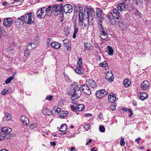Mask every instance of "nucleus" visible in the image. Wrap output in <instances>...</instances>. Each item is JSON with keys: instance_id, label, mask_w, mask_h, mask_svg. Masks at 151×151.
Wrapping results in <instances>:
<instances>
[{"instance_id": "nucleus-54", "label": "nucleus", "mask_w": 151, "mask_h": 151, "mask_svg": "<svg viewBox=\"0 0 151 151\" xmlns=\"http://www.w3.org/2000/svg\"><path fill=\"white\" fill-rule=\"evenodd\" d=\"M72 110L73 111H77V107H75L74 105H72L71 107Z\"/></svg>"}, {"instance_id": "nucleus-41", "label": "nucleus", "mask_w": 151, "mask_h": 151, "mask_svg": "<svg viewBox=\"0 0 151 151\" xmlns=\"http://www.w3.org/2000/svg\"><path fill=\"white\" fill-rule=\"evenodd\" d=\"M14 78V76H11L8 78L5 81V83L6 84L9 83L12 79Z\"/></svg>"}, {"instance_id": "nucleus-6", "label": "nucleus", "mask_w": 151, "mask_h": 151, "mask_svg": "<svg viewBox=\"0 0 151 151\" xmlns=\"http://www.w3.org/2000/svg\"><path fill=\"white\" fill-rule=\"evenodd\" d=\"M84 10L86 11V13H87V17H86V19L87 18L90 21L92 20L95 15L94 9L93 8H86ZM85 20H86V19H85Z\"/></svg>"}, {"instance_id": "nucleus-46", "label": "nucleus", "mask_w": 151, "mask_h": 151, "mask_svg": "<svg viewBox=\"0 0 151 151\" xmlns=\"http://www.w3.org/2000/svg\"><path fill=\"white\" fill-rule=\"evenodd\" d=\"M99 129V131L101 132H105V128L103 126H100Z\"/></svg>"}, {"instance_id": "nucleus-18", "label": "nucleus", "mask_w": 151, "mask_h": 151, "mask_svg": "<svg viewBox=\"0 0 151 151\" xmlns=\"http://www.w3.org/2000/svg\"><path fill=\"white\" fill-rule=\"evenodd\" d=\"M63 42L67 47V50L69 51L71 50V43L68 40H63Z\"/></svg>"}, {"instance_id": "nucleus-48", "label": "nucleus", "mask_w": 151, "mask_h": 151, "mask_svg": "<svg viewBox=\"0 0 151 151\" xmlns=\"http://www.w3.org/2000/svg\"><path fill=\"white\" fill-rule=\"evenodd\" d=\"M125 144L124 139L123 138H121L120 141V144L121 146H124Z\"/></svg>"}, {"instance_id": "nucleus-59", "label": "nucleus", "mask_w": 151, "mask_h": 151, "mask_svg": "<svg viewBox=\"0 0 151 151\" xmlns=\"http://www.w3.org/2000/svg\"><path fill=\"white\" fill-rule=\"evenodd\" d=\"M129 16H130V15H129V13H126L124 15V17H125L127 18H129Z\"/></svg>"}, {"instance_id": "nucleus-64", "label": "nucleus", "mask_w": 151, "mask_h": 151, "mask_svg": "<svg viewBox=\"0 0 151 151\" xmlns=\"http://www.w3.org/2000/svg\"><path fill=\"white\" fill-rule=\"evenodd\" d=\"M132 105L134 106H136L137 105V102L136 101H134L132 103Z\"/></svg>"}, {"instance_id": "nucleus-31", "label": "nucleus", "mask_w": 151, "mask_h": 151, "mask_svg": "<svg viewBox=\"0 0 151 151\" xmlns=\"http://www.w3.org/2000/svg\"><path fill=\"white\" fill-rule=\"evenodd\" d=\"M119 22V27L122 28V30H124L126 29L127 26L125 23L122 22H120H120Z\"/></svg>"}, {"instance_id": "nucleus-8", "label": "nucleus", "mask_w": 151, "mask_h": 151, "mask_svg": "<svg viewBox=\"0 0 151 151\" xmlns=\"http://www.w3.org/2000/svg\"><path fill=\"white\" fill-rule=\"evenodd\" d=\"M86 83L88 86L91 91H93L96 87V83L93 80L87 79L86 80Z\"/></svg>"}, {"instance_id": "nucleus-45", "label": "nucleus", "mask_w": 151, "mask_h": 151, "mask_svg": "<svg viewBox=\"0 0 151 151\" xmlns=\"http://www.w3.org/2000/svg\"><path fill=\"white\" fill-rule=\"evenodd\" d=\"M77 65H80V66L82 65V59L81 58H78V60Z\"/></svg>"}, {"instance_id": "nucleus-51", "label": "nucleus", "mask_w": 151, "mask_h": 151, "mask_svg": "<svg viewBox=\"0 0 151 151\" xmlns=\"http://www.w3.org/2000/svg\"><path fill=\"white\" fill-rule=\"evenodd\" d=\"M53 97V96H52V95L50 96L49 97H46L45 98V100H48L49 101H50V100H52V98Z\"/></svg>"}, {"instance_id": "nucleus-49", "label": "nucleus", "mask_w": 151, "mask_h": 151, "mask_svg": "<svg viewBox=\"0 0 151 151\" xmlns=\"http://www.w3.org/2000/svg\"><path fill=\"white\" fill-rule=\"evenodd\" d=\"M135 15L138 16L139 17H142V15L138 10H136L134 12Z\"/></svg>"}, {"instance_id": "nucleus-16", "label": "nucleus", "mask_w": 151, "mask_h": 151, "mask_svg": "<svg viewBox=\"0 0 151 151\" xmlns=\"http://www.w3.org/2000/svg\"><path fill=\"white\" fill-rule=\"evenodd\" d=\"M24 16L22 15L17 19L16 21V24L17 25H22L24 22Z\"/></svg>"}, {"instance_id": "nucleus-19", "label": "nucleus", "mask_w": 151, "mask_h": 151, "mask_svg": "<svg viewBox=\"0 0 151 151\" xmlns=\"http://www.w3.org/2000/svg\"><path fill=\"white\" fill-rule=\"evenodd\" d=\"M1 133L2 132L4 134H5L9 133L12 131V129L11 128L8 127H3L1 128Z\"/></svg>"}, {"instance_id": "nucleus-17", "label": "nucleus", "mask_w": 151, "mask_h": 151, "mask_svg": "<svg viewBox=\"0 0 151 151\" xmlns=\"http://www.w3.org/2000/svg\"><path fill=\"white\" fill-rule=\"evenodd\" d=\"M21 120L23 125L24 126H27L29 123V119L24 115H22L21 117Z\"/></svg>"}, {"instance_id": "nucleus-37", "label": "nucleus", "mask_w": 151, "mask_h": 151, "mask_svg": "<svg viewBox=\"0 0 151 151\" xmlns=\"http://www.w3.org/2000/svg\"><path fill=\"white\" fill-rule=\"evenodd\" d=\"M107 47L108 50V54L110 55H112L114 52V50L112 47L109 46H107Z\"/></svg>"}, {"instance_id": "nucleus-61", "label": "nucleus", "mask_w": 151, "mask_h": 151, "mask_svg": "<svg viewBox=\"0 0 151 151\" xmlns=\"http://www.w3.org/2000/svg\"><path fill=\"white\" fill-rule=\"evenodd\" d=\"M4 139V136H2L0 134V141L3 140Z\"/></svg>"}, {"instance_id": "nucleus-47", "label": "nucleus", "mask_w": 151, "mask_h": 151, "mask_svg": "<svg viewBox=\"0 0 151 151\" xmlns=\"http://www.w3.org/2000/svg\"><path fill=\"white\" fill-rule=\"evenodd\" d=\"M37 125L36 124L33 123L31 124L29 126V128L31 129H32L35 128H36L37 127Z\"/></svg>"}, {"instance_id": "nucleus-4", "label": "nucleus", "mask_w": 151, "mask_h": 151, "mask_svg": "<svg viewBox=\"0 0 151 151\" xmlns=\"http://www.w3.org/2000/svg\"><path fill=\"white\" fill-rule=\"evenodd\" d=\"M96 16L97 21L98 24H102L103 21L104 20V14L102 11L100 9L97 8L96 9Z\"/></svg>"}, {"instance_id": "nucleus-30", "label": "nucleus", "mask_w": 151, "mask_h": 151, "mask_svg": "<svg viewBox=\"0 0 151 151\" xmlns=\"http://www.w3.org/2000/svg\"><path fill=\"white\" fill-rule=\"evenodd\" d=\"M77 24H74L73 25L74 28V30L73 35V38H76V34L78 32V28L77 27Z\"/></svg>"}, {"instance_id": "nucleus-55", "label": "nucleus", "mask_w": 151, "mask_h": 151, "mask_svg": "<svg viewBox=\"0 0 151 151\" xmlns=\"http://www.w3.org/2000/svg\"><path fill=\"white\" fill-rule=\"evenodd\" d=\"M54 110L53 109V108H52L51 110H50V113L49 114V116L52 115L54 114Z\"/></svg>"}, {"instance_id": "nucleus-25", "label": "nucleus", "mask_w": 151, "mask_h": 151, "mask_svg": "<svg viewBox=\"0 0 151 151\" xmlns=\"http://www.w3.org/2000/svg\"><path fill=\"white\" fill-rule=\"evenodd\" d=\"M115 95H112L109 94L108 96V100L109 102L114 103L116 100V98Z\"/></svg>"}, {"instance_id": "nucleus-13", "label": "nucleus", "mask_w": 151, "mask_h": 151, "mask_svg": "<svg viewBox=\"0 0 151 151\" xmlns=\"http://www.w3.org/2000/svg\"><path fill=\"white\" fill-rule=\"evenodd\" d=\"M13 23V20L11 18H6L3 21V24L7 27H10Z\"/></svg>"}, {"instance_id": "nucleus-36", "label": "nucleus", "mask_w": 151, "mask_h": 151, "mask_svg": "<svg viewBox=\"0 0 151 151\" xmlns=\"http://www.w3.org/2000/svg\"><path fill=\"white\" fill-rule=\"evenodd\" d=\"M4 118L6 121L10 120L12 119L11 115L7 113H5Z\"/></svg>"}, {"instance_id": "nucleus-53", "label": "nucleus", "mask_w": 151, "mask_h": 151, "mask_svg": "<svg viewBox=\"0 0 151 151\" xmlns=\"http://www.w3.org/2000/svg\"><path fill=\"white\" fill-rule=\"evenodd\" d=\"M110 108L112 110H114L116 109V105H111Z\"/></svg>"}, {"instance_id": "nucleus-20", "label": "nucleus", "mask_w": 151, "mask_h": 151, "mask_svg": "<svg viewBox=\"0 0 151 151\" xmlns=\"http://www.w3.org/2000/svg\"><path fill=\"white\" fill-rule=\"evenodd\" d=\"M117 8L120 11H124L126 9V3L124 2L120 3L117 5Z\"/></svg>"}, {"instance_id": "nucleus-9", "label": "nucleus", "mask_w": 151, "mask_h": 151, "mask_svg": "<svg viewBox=\"0 0 151 151\" xmlns=\"http://www.w3.org/2000/svg\"><path fill=\"white\" fill-rule=\"evenodd\" d=\"M99 25L101 27L99 29L101 37L102 39H105L108 37L107 32L104 30L101 23H99Z\"/></svg>"}, {"instance_id": "nucleus-15", "label": "nucleus", "mask_w": 151, "mask_h": 151, "mask_svg": "<svg viewBox=\"0 0 151 151\" xmlns=\"http://www.w3.org/2000/svg\"><path fill=\"white\" fill-rule=\"evenodd\" d=\"M105 78L108 81L111 82L114 79V76L112 72H108L106 74Z\"/></svg>"}, {"instance_id": "nucleus-12", "label": "nucleus", "mask_w": 151, "mask_h": 151, "mask_svg": "<svg viewBox=\"0 0 151 151\" xmlns=\"http://www.w3.org/2000/svg\"><path fill=\"white\" fill-rule=\"evenodd\" d=\"M96 93V97L99 99H101L103 96L107 94V93L104 89L98 91Z\"/></svg>"}, {"instance_id": "nucleus-44", "label": "nucleus", "mask_w": 151, "mask_h": 151, "mask_svg": "<svg viewBox=\"0 0 151 151\" xmlns=\"http://www.w3.org/2000/svg\"><path fill=\"white\" fill-rule=\"evenodd\" d=\"M4 136V139L6 138V139H9L12 137H13V135L11 134L8 133L7 134Z\"/></svg>"}, {"instance_id": "nucleus-57", "label": "nucleus", "mask_w": 151, "mask_h": 151, "mask_svg": "<svg viewBox=\"0 0 151 151\" xmlns=\"http://www.w3.org/2000/svg\"><path fill=\"white\" fill-rule=\"evenodd\" d=\"M128 111L130 113V115H129V116L130 117L131 116L132 114H133V112L132 110V109H128Z\"/></svg>"}, {"instance_id": "nucleus-35", "label": "nucleus", "mask_w": 151, "mask_h": 151, "mask_svg": "<svg viewBox=\"0 0 151 151\" xmlns=\"http://www.w3.org/2000/svg\"><path fill=\"white\" fill-rule=\"evenodd\" d=\"M67 129V126L65 124H62L60 126V131L61 132H65Z\"/></svg>"}, {"instance_id": "nucleus-3", "label": "nucleus", "mask_w": 151, "mask_h": 151, "mask_svg": "<svg viewBox=\"0 0 151 151\" xmlns=\"http://www.w3.org/2000/svg\"><path fill=\"white\" fill-rule=\"evenodd\" d=\"M51 7L49 6L47 8L45 7L41 8L37 12V17L40 19L44 18L45 16H50L52 14Z\"/></svg>"}, {"instance_id": "nucleus-63", "label": "nucleus", "mask_w": 151, "mask_h": 151, "mask_svg": "<svg viewBox=\"0 0 151 151\" xmlns=\"http://www.w3.org/2000/svg\"><path fill=\"white\" fill-rule=\"evenodd\" d=\"M91 114H86L85 115L87 117L90 116H91Z\"/></svg>"}, {"instance_id": "nucleus-39", "label": "nucleus", "mask_w": 151, "mask_h": 151, "mask_svg": "<svg viewBox=\"0 0 151 151\" xmlns=\"http://www.w3.org/2000/svg\"><path fill=\"white\" fill-rule=\"evenodd\" d=\"M53 109L54 110V112L55 113H58L60 112V111H61V109L58 106H55L53 107Z\"/></svg>"}, {"instance_id": "nucleus-50", "label": "nucleus", "mask_w": 151, "mask_h": 151, "mask_svg": "<svg viewBox=\"0 0 151 151\" xmlns=\"http://www.w3.org/2000/svg\"><path fill=\"white\" fill-rule=\"evenodd\" d=\"M84 128L86 130H88L90 128V126L88 124H86L84 127Z\"/></svg>"}, {"instance_id": "nucleus-62", "label": "nucleus", "mask_w": 151, "mask_h": 151, "mask_svg": "<svg viewBox=\"0 0 151 151\" xmlns=\"http://www.w3.org/2000/svg\"><path fill=\"white\" fill-rule=\"evenodd\" d=\"M122 110L125 111H128V109L126 108H123L122 109Z\"/></svg>"}, {"instance_id": "nucleus-10", "label": "nucleus", "mask_w": 151, "mask_h": 151, "mask_svg": "<svg viewBox=\"0 0 151 151\" xmlns=\"http://www.w3.org/2000/svg\"><path fill=\"white\" fill-rule=\"evenodd\" d=\"M81 86L82 91L86 94L90 95L91 94V91L87 84L86 83L85 84H81Z\"/></svg>"}, {"instance_id": "nucleus-40", "label": "nucleus", "mask_w": 151, "mask_h": 151, "mask_svg": "<svg viewBox=\"0 0 151 151\" xmlns=\"http://www.w3.org/2000/svg\"><path fill=\"white\" fill-rule=\"evenodd\" d=\"M99 65L101 66L105 67L106 69L108 68V67L107 66V63L106 61H104L103 63H100Z\"/></svg>"}, {"instance_id": "nucleus-42", "label": "nucleus", "mask_w": 151, "mask_h": 151, "mask_svg": "<svg viewBox=\"0 0 151 151\" xmlns=\"http://www.w3.org/2000/svg\"><path fill=\"white\" fill-rule=\"evenodd\" d=\"M9 93V92L7 88L3 89L1 92V94L3 95H5L8 94Z\"/></svg>"}, {"instance_id": "nucleus-34", "label": "nucleus", "mask_w": 151, "mask_h": 151, "mask_svg": "<svg viewBox=\"0 0 151 151\" xmlns=\"http://www.w3.org/2000/svg\"><path fill=\"white\" fill-rule=\"evenodd\" d=\"M68 114L67 112H65L63 111H61L60 113V116L62 118H64L66 117Z\"/></svg>"}, {"instance_id": "nucleus-38", "label": "nucleus", "mask_w": 151, "mask_h": 151, "mask_svg": "<svg viewBox=\"0 0 151 151\" xmlns=\"http://www.w3.org/2000/svg\"><path fill=\"white\" fill-rule=\"evenodd\" d=\"M30 50L27 48L25 49L24 55L26 58H28L29 57L30 53Z\"/></svg>"}, {"instance_id": "nucleus-23", "label": "nucleus", "mask_w": 151, "mask_h": 151, "mask_svg": "<svg viewBox=\"0 0 151 151\" xmlns=\"http://www.w3.org/2000/svg\"><path fill=\"white\" fill-rule=\"evenodd\" d=\"M83 45L85 50H91L92 46L90 43L85 42Z\"/></svg>"}, {"instance_id": "nucleus-28", "label": "nucleus", "mask_w": 151, "mask_h": 151, "mask_svg": "<svg viewBox=\"0 0 151 151\" xmlns=\"http://www.w3.org/2000/svg\"><path fill=\"white\" fill-rule=\"evenodd\" d=\"M37 44L34 43H30L27 46V48L28 49L31 50L32 49H34L37 45Z\"/></svg>"}, {"instance_id": "nucleus-7", "label": "nucleus", "mask_w": 151, "mask_h": 151, "mask_svg": "<svg viewBox=\"0 0 151 151\" xmlns=\"http://www.w3.org/2000/svg\"><path fill=\"white\" fill-rule=\"evenodd\" d=\"M110 14L113 17V19H114L116 22H120V20H121V18L120 16V13L117 9H113L112 12H110Z\"/></svg>"}, {"instance_id": "nucleus-43", "label": "nucleus", "mask_w": 151, "mask_h": 151, "mask_svg": "<svg viewBox=\"0 0 151 151\" xmlns=\"http://www.w3.org/2000/svg\"><path fill=\"white\" fill-rule=\"evenodd\" d=\"M135 4L137 5L142 4H143V0H135Z\"/></svg>"}, {"instance_id": "nucleus-29", "label": "nucleus", "mask_w": 151, "mask_h": 151, "mask_svg": "<svg viewBox=\"0 0 151 151\" xmlns=\"http://www.w3.org/2000/svg\"><path fill=\"white\" fill-rule=\"evenodd\" d=\"M76 107L77 111H82L85 109L84 106L82 104H79L76 106Z\"/></svg>"}, {"instance_id": "nucleus-11", "label": "nucleus", "mask_w": 151, "mask_h": 151, "mask_svg": "<svg viewBox=\"0 0 151 151\" xmlns=\"http://www.w3.org/2000/svg\"><path fill=\"white\" fill-rule=\"evenodd\" d=\"M73 10V7L70 4L63 5V12L65 13L71 12Z\"/></svg>"}, {"instance_id": "nucleus-24", "label": "nucleus", "mask_w": 151, "mask_h": 151, "mask_svg": "<svg viewBox=\"0 0 151 151\" xmlns=\"http://www.w3.org/2000/svg\"><path fill=\"white\" fill-rule=\"evenodd\" d=\"M51 47L55 49H58L61 47L60 44L56 42H52L50 43Z\"/></svg>"}, {"instance_id": "nucleus-14", "label": "nucleus", "mask_w": 151, "mask_h": 151, "mask_svg": "<svg viewBox=\"0 0 151 151\" xmlns=\"http://www.w3.org/2000/svg\"><path fill=\"white\" fill-rule=\"evenodd\" d=\"M150 84L147 81H144L141 84V88L143 90H147L149 89Z\"/></svg>"}, {"instance_id": "nucleus-21", "label": "nucleus", "mask_w": 151, "mask_h": 151, "mask_svg": "<svg viewBox=\"0 0 151 151\" xmlns=\"http://www.w3.org/2000/svg\"><path fill=\"white\" fill-rule=\"evenodd\" d=\"M63 4L62 3L56 5V9L55 12L57 13H61L63 12Z\"/></svg>"}, {"instance_id": "nucleus-52", "label": "nucleus", "mask_w": 151, "mask_h": 151, "mask_svg": "<svg viewBox=\"0 0 151 151\" xmlns=\"http://www.w3.org/2000/svg\"><path fill=\"white\" fill-rule=\"evenodd\" d=\"M51 11L52 10L54 11L55 12V11L56 9V5L53 6L52 7H51Z\"/></svg>"}, {"instance_id": "nucleus-26", "label": "nucleus", "mask_w": 151, "mask_h": 151, "mask_svg": "<svg viewBox=\"0 0 151 151\" xmlns=\"http://www.w3.org/2000/svg\"><path fill=\"white\" fill-rule=\"evenodd\" d=\"M139 96L142 100H144L146 99L148 96L147 94L145 92H142L140 93L139 95Z\"/></svg>"}, {"instance_id": "nucleus-56", "label": "nucleus", "mask_w": 151, "mask_h": 151, "mask_svg": "<svg viewBox=\"0 0 151 151\" xmlns=\"http://www.w3.org/2000/svg\"><path fill=\"white\" fill-rule=\"evenodd\" d=\"M107 17L109 19L110 22V23L111 24H113V22H112V19H111L110 17V16L109 15H107Z\"/></svg>"}, {"instance_id": "nucleus-60", "label": "nucleus", "mask_w": 151, "mask_h": 151, "mask_svg": "<svg viewBox=\"0 0 151 151\" xmlns=\"http://www.w3.org/2000/svg\"><path fill=\"white\" fill-rule=\"evenodd\" d=\"M50 144L51 145H53V146H55L56 145V143L54 142H50Z\"/></svg>"}, {"instance_id": "nucleus-33", "label": "nucleus", "mask_w": 151, "mask_h": 151, "mask_svg": "<svg viewBox=\"0 0 151 151\" xmlns=\"http://www.w3.org/2000/svg\"><path fill=\"white\" fill-rule=\"evenodd\" d=\"M42 112L45 115L49 116L50 110L48 108H44L42 110Z\"/></svg>"}, {"instance_id": "nucleus-5", "label": "nucleus", "mask_w": 151, "mask_h": 151, "mask_svg": "<svg viewBox=\"0 0 151 151\" xmlns=\"http://www.w3.org/2000/svg\"><path fill=\"white\" fill-rule=\"evenodd\" d=\"M33 14V13L30 12L24 15V22L25 23L30 24L34 22V15H32Z\"/></svg>"}, {"instance_id": "nucleus-2", "label": "nucleus", "mask_w": 151, "mask_h": 151, "mask_svg": "<svg viewBox=\"0 0 151 151\" xmlns=\"http://www.w3.org/2000/svg\"><path fill=\"white\" fill-rule=\"evenodd\" d=\"M71 89L68 93L72 97H75V99L78 98L81 95V92L78 84L75 82L71 85Z\"/></svg>"}, {"instance_id": "nucleus-27", "label": "nucleus", "mask_w": 151, "mask_h": 151, "mask_svg": "<svg viewBox=\"0 0 151 151\" xmlns=\"http://www.w3.org/2000/svg\"><path fill=\"white\" fill-rule=\"evenodd\" d=\"M123 83L126 87H128L130 86L131 83L129 79L126 78L123 81Z\"/></svg>"}, {"instance_id": "nucleus-1", "label": "nucleus", "mask_w": 151, "mask_h": 151, "mask_svg": "<svg viewBox=\"0 0 151 151\" xmlns=\"http://www.w3.org/2000/svg\"><path fill=\"white\" fill-rule=\"evenodd\" d=\"M77 7H78L79 9V12L78 14V22L79 25H81L83 29H88L89 25V21L88 19H86V22L82 23L83 22V19L85 17V14H83V8L82 7L79 6V5H77Z\"/></svg>"}, {"instance_id": "nucleus-58", "label": "nucleus", "mask_w": 151, "mask_h": 151, "mask_svg": "<svg viewBox=\"0 0 151 151\" xmlns=\"http://www.w3.org/2000/svg\"><path fill=\"white\" fill-rule=\"evenodd\" d=\"M98 148H96L95 147H94L92 148L91 150V151H98Z\"/></svg>"}, {"instance_id": "nucleus-32", "label": "nucleus", "mask_w": 151, "mask_h": 151, "mask_svg": "<svg viewBox=\"0 0 151 151\" xmlns=\"http://www.w3.org/2000/svg\"><path fill=\"white\" fill-rule=\"evenodd\" d=\"M22 3L21 1L19 0H14V1L10 3L12 4H13L12 6H16Z\"/></svg>"}, {"instance_id": "nucleus-22", "label": "nucleus", "mask_w": 151, "mask_h": 151, "mask_svg": "<svg viewBox=\"0 0 151 151\" xmlns=\"http://www.w3.org/2000/svg\"><path fill=\"white\" fill-rule=\"evenodd\" d=\"M75 70L76 73L79 74H83L84 72L82 69L81 66H80V65L77 66L76 68L75 69Z\"/></svg>"}]
</instances>
